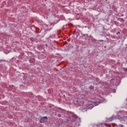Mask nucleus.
<instances>
[{"label":"nucleus","mask_w":127,"mask_h":127,"mask_svg":"<svg viewBox=\"0 0 127 127\" xmlns=\"http://www.w3.org/2000/svg\"><path fill=\"white\" fill-rule=\"evenodd\" d=\"M47 121V117H44L41 118V120H40V123H44V122Z\"/></svg>","instance_id":"1"},{"label":"nucleus","mask_w":127,"mask_h":127,"mask_svg":"<svg viewBox=\"0 0 127 127\" xmlns=\"http://www.w3.org/2000/svg\"><path fill=\"white\" fill-rule=\"evenodd\" d=\"M119 34H120V32H118L117 33V35Z\"/></svg>","instance_id":"2"},{"label":"nucleus","mask_w":127,"mask_h":127,"mask_svg":"<svg viewBox=\"0 0 127 127\" xmlns=\"http://www.w3.org/2000/svg\"><path fill=\"white\" fill-rule=\"evenodd\" d=\"M121 20H122V21H124V19H121Z\"/></svg>","instance_id":"3"}]
</instances>
